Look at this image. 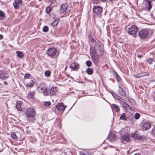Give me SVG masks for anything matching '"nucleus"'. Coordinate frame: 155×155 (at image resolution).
Listing matches in <instances>:
<instances>
[{"mask_svg": "<svg viewBox=\"0 0 155 155\" xmlns=\"http://www.w3.org/2000/svg\"><path fill=\"white\" fill-rule=\"evenodd\" d=\"M103 45L101 42L99 41H97L95 43L94 48H91L90 49L91 56H101L103 55Z\"/></svg>", "mask_w": 155, "mask_h": 155, "instance_id": "obj_1", "label": "nucleus"}, {"mask_svg": "<svg viewBox=\"0 0 155 155\" xmlns=\"http://www.w3.org/2000/svg\"><path fill=\"white\" fill-rule=\"evenodd\" d=\"M25 114L27 118L29 121L33 122L35 120V112L33 109L31 108H27Z\"/></svg>", "mask_w": 155, "mask_h": 155, "instance_id": "obj_2", "label": "nucleus"}, {"mask_svg": "<svg viewBox=\"0 0 155 155\" xmlns=\"http://www.w3.org/2000/svg\"><path fill=\"white\" fill-rule=\"evenodd\" d=\"M150 32L151 34L153 32L152 30L148 29L147 30L143 29L139 31V36L140 38L143 39L145 38L148 35V33Z\"/></svg>", "mask_w": 155, "mask_h": 155, "instance_id": "obj_3", "label": "nucleus"}, {"mask_svg": "<svg viewBox=\"0 0 155 155\" xmlns=\"http://www.w3.org/2000/svg\"><path fill=\"white\" fill-rule=\"evenodd\" d=\"M56 52L57 50L54 48H51L48 49L46 52L47 55L52 58L55 55Z\"/></svg>", "mask_w": 155, "mask_h": 155, "instance_id": "obj_4", "label": "nucleus"}, {"mask_svg": "<svg viewBox=\"0 0 155 155\" xmlns=\"http://www.w3.org/2000/svg\"><path fill=\"white\" fill-rule=\"evenodd\" d=\"M138 31V28L135 25H132L127 29V32L130 35H134Z\"/></svg>", "mask_w": 155, "mask_h": 155, "instance_id": "obj_5", "label": "nucleus"}, {"mask_svg": "<svg viewBox=\"0 0 155 155\" xmlns=\"http://www.w3.org/2000/svg\"><path fill=\"white\" fill-rule=\"evenodd\" d=\"M93 11L96 14H100L102 12L103 8L100 6H96L93 7Z\"/></svg>", "mask_w": 155, "mask_h": 155, "instance_id": "obj_6", "label": "nucleus"}, {"mask_svg": "<svg viewBox=\"0 0 155 155\" xmlns=\"http://www.w3.org/2000/svg\"><path fill=\"white\" fill-rule=\"evenodd\" d=\"M46 88L45 84L44 83H41L38 86L37 89L39 92H42L43 90L46 89Z\"/></svg>", "mask_w": 155, "mask_h": 155, "instance_id": "obj_7", "label": "nucleus"}, {"mask_svg": "<svg viewBox=\"0 0 155 155\" xmlns=\"http://www.w3.org/2000/svg\"><path fill=\"white\" fill-rule=\"evenodd\" d=\"M56 107L58 110L61 111H64L66 107L62 103L58 104Z\"/></svg>", "mask_w": 155, "mask_h": 155, "instance_id": "obj_8", "label": "nucleus"}, {"mask_svg": "<svg viewBox=\"0 0 155 155\" xmlns=\"http://www.w3.org/2000/svg\"><path fill=\"white\" fill-rule=\"evenodd\" d=\"M68 8V5L66 3L63 4L61 6L60 8V11L61 13L65 12Z\"/></svg>", "mask_w": 155, "mask_h": 155, "instance_id": "obj_9", "label": "nucleus"}, {"mask_svg": "<svg viewBox=\"0 0 155 155\" xmlns=\"http://www.w3.org/2000/svg\"><path fill=\"white\" fill-rule=\"evenodd\" d=\"M70 67L74 70H76L79 68V65L78 63L74 62L71 64Z\"/></svg>", "mask_w": 155, "mask_h": 155, "instance_id": "obj_10", "label": "nucleus"}, {"mask_svg": "<svg viewBox=\"0 0 155 155\" xmlns=\"http://www.w3.org/2000/svg\"><path fill=\"white\" fill-rule=\"evenodd\" d=\"M118 93L124 97H125L126 95V94L124 91V90L120 86H119V87Z\"/></svg>", "mask_w": 155, "mask_h": 155, "instance_id": "obj_11", "label": "nucleus"}, {"mask_svg": "<svg viewBox=\"0 0 155 155\" xmlns=\"http://www.w3.org/2000/svg\"><path fill=\"white\" fill-rule=\"evenodd\" d=\"M151 127L150 124L148 122L144 123L142 126V129L143 130H146L149 129Z\"/></svg>", "mask_w": 155, "mask_h": 155, "instance_id": "obj_12", "label": "nucleus"}, {"mask_svg": "<svg viewBox=\"0 0 155 155\" xmlns=\"http://www.w3.org/2000/svg\"><path fill=\"white\" fill-rule=\"evenodd\" d=\"M116 138V136L113 133L111 134L108 137V139L112 142L115 140Z\"/></svg>", "mask_w": 155, "mask_h": 155, "instance_id": "obj_13", "label": "nucleus"}, {"mask_svg": "<svg viewBox=\"0 0 155 155\" xmlns=\"http://www.w3.org/2000/svg\"><path fill=\"white\" fill-rule=\"evenodd\" d=\"M113 74L114 75V77L116 79L117 81L118 82L120 81L121 80V78L117 72L116 71H114L113 72Z\"/></svg>", "mask_w": 155, "mask_h": 155, "instance_id": "obj_14", "label": "nucleus"}, {"mask_svg": "<svg viewBox=\"0 0 155 155\" xmlns=\"http://www.w3.org/2000/svg\"><path fill=\"white\" fill-rule=\"evenodd\" d=\"M22 102L20 101H18L17 102L16 108L18 111H21V105Z\"/></svg>", "mask_w": 155, "mask_h": 155, "instance_id": "obj_15", "label": "nucleus"}, {"mask_svg": "<svg viewBox=\"0 0 155 155\" xmlns=\"http://www.w3.org/2000/svg\"><path fill=\"white\" fill-rule=\"evenodd\" d=\"M132 137L135 140L137 139L138 140H140L142 138V137L141 136L139 135L138 134L136 133H134L132 134Z\"/></svg>", "mask_w": 155, "mask_h": 155, "instance_id": "obj_16", "label": "nucleus"}, {"mask_svg": "<svg viewBox=\"0 0 155 155\" xmlns=\"http://www.w3.org/2000/svg\"><path fill=\"white\" fill-rule=\"evenodd\" d=\"M91 57L94 64H97L98 63L99 59L98 57L96 56V55L92 56Z\"/></svg>", "mask_w": 155, "mask_h": 155, "instance_id": "obj_17", "label": "nucleus"}, {"mask_svg": "<svg viewBox=\"0 0 155 155\" xmlns=\"http://www.w3.org/2000/svg\"><path fill=\"white\" fill-rule=\"evenodd\" d=\"M57 90L56 87H53L50 90V94L51 95H54L57 92Z\"/></svg>", "mask_w": 155, "mask_h": 155, "instance_id": "obj_18", "label": "nucleus"}, {"mask_svg": "<svg viewBox=\"0 0 155 155\" xmlns=\"http://www.w3.org/2000/svg\"><path fill=\"white\" fill-rule=\"evenodd\" d=\"M130 137L127 135H124L121 137V139L126 141H129L130 140Z\"/></svg>", "mask_w": 155, "mask_h": 155, "instance_id": "obj_19", "label": "nucleus"}, {"mask_svg": "<svg viewBox=\"0 0 155 155\" xmlns=\"http://www.w3.org/2000/svg\"><path fill=\"white\" fill-rule=\"evenodd\" d=\"M112 107L115 110L116 112H118L120 110V108L119 107L115 104H113L112 105Z\"/></svg>", "mask_w": 155, "mask_h": 155, "instance_id": "obj_20", "label": "nucleus"}, {"mask_svg": "<svg viewBox=\"0 0 155 155\" xmlns=\"http://www.w3.org/2000/svg\"><path fill=\"white\" fill-rule=\"evenodd\" d=\"M119 119L120 120H126L127 119V117L126 116L125 114L124 113H122L120 116Z\"/></svg>", "mask_w": 155, "mask_h": 155, "instance_id": "obj_21", "label": "nucleus"}, {"mask_svg": "<svg viewBox=\"0 0 155 155\" xmlns=\"http://www.w3.org/2000/svg\"><path fill=\"white\" fill-rule=\"evenodd\" d=\"M34 81L31 80L30 81L26 83V85L29 87H32L33 86Z\"/></svg>", "mask_w": 155, "mask_h": 155, "instance_id": "obj_22", "label": "nucleus"}, {"mask_svg": "<svg viewBox=\"0 0 155 155\" xmlns=\"http://www.w3.org/2000/svg\"><path fill=\"white\" fill-rule=\"evenodd\" d=\"M16 54L17 56L20 58H22L24 56V54L22 52L20 51H17Z\"/></svg>", "mask_w": 155, "mask_h": 155, "instance_id": "obj_23", "label": "nucleus"}, {"mask_svg": "<svg viewBox=\"0 0 155 155\" xmlns=\"http://www.w3.org/2000/svg\"><path fill=\"white\" fill-rule=\"evenodd\" d=\"M8 75L6 73H3L2 74V73L1 75V78L3 79H5L8 78Z\"/></svg>", "mask_w": 155, "mask_h": 155, "instance_id": "obj_24", "label": "nucleus"}, {"mask_svg": "<svg viewBox=\"0 0 155 155\" xmlns=\"http://www.w3.org/2000/svg\"><path fill=\"white\" fill-rule=\"evenodd\" d=\"M112 95L115 98L117 99L118 100L121 101V100L122 99L119 96H118L114 93H112Z\"/></svg>", "mask_w": 155, "mask_h": 155, "instance_id": "obj_25", "label": "nucleus"}, {"mask_svg": "<svg viewBox=\"0 0 155 155\" xmlns=\"http://www.w3.org/2000/svg\"><path fill=\"white\" fill-rule=\"evenodd\" d=\"M86 72L87 74H91L93 73V70L91 68H88L87 69Z\"/></svg>", "mask_w": 155, "mask_h": 155, "instance_id": "obj_26", "label": "nucleus"}, {"mask_svg": "<svg viewBox=\"0 0 155 155\" xmlns=\"http://www.w3.org/2000/svg\"><path fill=\"white\" fill-rule=\"evenodd\" d=\"M42 92L43 93L44 95L45 96H47L49 94V91L48 90L47 88H46V89L43 90V91Z\"/></svg>", "mask_w": 155, "mask_h": 155, "instance_id": "obj_27", "label": "nucleus"}, {"mask_svg": "<svg viewBox=\"0 0 155 155\" xmlns=\"http://www.w3.org/2000/svg\"><path fill=\"white\" fill-rule=\"evenodd\" d=\"M13 5L14 8L16 9H18L19 8V6L18 4V3L16 2H13Z\"/></svg>", "mask_w": 155, "mask_h": 155, "instance_id": "obj_28", "label": "nucleus"}, {"mask_svg": "<svg viewBox=\"0 0 155 155\" xmlns=\"http://www.w3.org/2000/svg\"><path fill=\"white\" fill-rule=\"evenodd\" d=\"M153 61L154 60L153 58H149L147 59V61L149 64H151Z\"/></svg>", "mask_w": 155, "mask_h": 155, "instance_id": "obj_29", "label": "nucleus"}, {"mask_svg": "<svg viewBox=\"0 0 155 155\" xmlns=\"http://www.w3.org/2000/svg\"><path fill=\"white\" fill-rule=\"evenodd\" d=\"M128 118L129 120H132L134 118V116L132 114L130 113L128 116Z\"/></svg>", "mask_w": 155, "mask_h": 155, "instance_id": "obj_30", "label": "nucleus"}, {"mask_svg": "<svg viewBox=\"0 0 155 155\" xmlns=\"http://www.w3.org/2000/svg\"><path fill=\"white\" fill-rule=\"evenodd\" d=\"M11 136L12 138H13L14 139L16 140L17 138V137L16 135L15 134L14 132L12 133L11 134Z\"/></svg>", "mask_w": 155, "mask_h": 155, "instance_id": "obj_31", "label": "nucleus"}, {"mask_svg": "<svg viewBox=\"0 0 155 155\" xmlns=\"http://www.w3.org/2000/svg\"><path fill=\"white\" fill-rule=\"evenodd\" d=\"M45 75L47 77H49L51 75V72L49 70L46 71L45 72Z\"/></svg>", "mask_w": 155, "mask_h": 155, "instance_id": "obj_32", "label": "nucleus"}, {"mask_svg": "<svg viewBox=\"0 0 155 155\" xmlns=\"http://www.w3.org/2000/svg\"><path fill=\"white\" fill-rule=\"evenodd\" d=\"M0 17L2 18H4L5 17L4 12L2 10H0Z\"/></svg>", "mask_w": 155, "mask_h": 155, "instance_id": "obj_33", "label": "nucleus"}, {"mask_svg": "<svg viewBox=\"0 0 155 155\" xmlns=\"http://www.w3.org/2000/svg\"><path fill=\"white\" fill-rule=\"evenodd\" d=\"M43 31L44 32H47L48 31V27L47 26H45L43 28Z\"/></svg>", "mask_w": 155, "mask_h": 155, "instance_id": "obj_34", "label": "nucleus"}, {"mask_svg": "<svg viewBox=\"0 0 155 155\" xmlns=\"http://www.w3.org/2000/svg\"><path fill=\"white\" fill-rule=\"evenodd\" d=\"M140 117V115L139 113H136L135 114L134 116V118L135 119H138Z\"/></svg>", "mask_w": 155, "mask_h": 155, "instance_id": "obj_35", "label": "nucleus"}, {"mask_svg": "<svg viewBox=\"0 0 155 155\" xmlns=\"http://www.w3.org/2000/svg\"><path fill=\"white\" fill-rule=\"evenodd\" d=\"M86 64L88 67H89L91 66L92 63L91 61L88 60L86 61Z\"/></svg>", "mask_w": 155, "mask_h": 155, "instance_id": "obj_36", "label": "nucleus"}, {"mask_svg": "<svg viewBox=\"0 0 155 155\" xmlns=\"http://www.w3.org/2000/svg\"><path fill=\"white\" fill-rule=\"evenodd\" d=\"M33 94L34 93L31 92H29L28 94V97L29 99L32 98L33 97Z\"/></svg>", "mask_w": 155, "mask_h": 155, "instance_id": "obj_37", "label": "nucleus"}, {"mask_svg": "<svg viewBox=\"0 0 155 155\" xmlns=\"http://www.w3.org/2000/svg\"><path fill=\"white\" fill-rule=\"evenodd\" d=\"M44 104L45 106L48 107L51 105V103L50 102L46 101L45 102Z\"/></svg>", "mask_w": 155, "mask_h": 155, "instance_id": "obj_38", "label": "nucleus"}, {"mask_svg": "<svg viewBox=\"0 0 155 155\" xmlns=\"http://www.w3.org/2000/svg\"><path fill=\"white\" fill-rule=\"evenodd\" d=\"M51 10V8L49 6H48L46 8V11L47 13H49L50 12Z\"/></svg>", "mask_w": 155, "mask_h": 155, "instance_id": "obj_39", "label": "nucleus"}, {"mask_svg": "<svg viewBox=\"0 0 155 155\" xmlns=\"http://www.w3.org/2000/svg\"><path fill=\"white\" fill-rule=\"evenodd\" d=\"M58 22L56 21H54V22H53L51 25L53 26H56L57 25Z\"/></svg>", "mask_w": 155, "mask_h": 155, "instance_id": "obj_40", "label": "nucleus"}, {"mask_svg": "<svg viewBox=\"0 0 155 155\" xmlns=\"http://www.w3.org/2000/svg\"><path fill=\"white\" fill-rule=\"evenodd\" d=\"M151 133L154 136H155V127L153 128L151 131Z\"/></svg>", "mask_w": 155, "mask_h": 155, "instance_id": "obj_41", "label": "nucleus"}, {"mask_svg": "<svg viewBox=\"0 0 155 155\" xmlns=\"http://www.w3.org/2000/svg\"><path fill=\"white\" fill-rule=\"evenodd\" d=\"M30 76V75L29 74L27 73V74H25L24 77H25V78H28Z\"/></svg>", "mask_w": 155, "mask_h": 155, "instance_id": "obj_42", "label": "nucleus"}, {"mask_svg": "<svg viewBox=\"0 0 155 155\" xmlns=\"http://www.w3.org/2000/svg\"><path fill=\"white\" fill-rule=\"evenodd\" d=\"M144 76V75H134V76L136 78H139L141 77H142V76Z\"/></svg>", "mask_w": 155, "mask_h": 155, "instance_id": "obj_43", "label": "nucleus"}, {"mask_svg": "<svg viewBox=\"0 0 155 155\" xmlns=\"http://www.w3.org/2000/svg\"><path fill=\"white\" fill-rule=\"evenodd\" d=\"M129 101L130 103H132L133 104H135V101H134V100H132V99H131L129 100Z\"/></svg>", "mask_w": 155, "mask_h": 155, "instance_id": "obj_44", "label": "nucleus"}, {"mask_svg": "<svg viewBox=\"0 0 155 155\" xmlns=\"http://www.w3.org/2000/svg\"><path fill=\"white\" fill-rule=\"evenodd\" d=\"M147 2L148 3V4L149 5V9H150L151 8L150 3L148 0H147Z\"/></svg>", "mask_w": 155, "mask_h": 155, "instance_id": "obj_45", "label": "nucleus"}, {"mask_svg": "<svg viewBox=\"0 0 155 155\" xmlns=\"http://www.w3.org/2000/svg\"><path fill=\"white\" fill-rule=\"evenodd\" d=\"M22 0H18V3L19 4H21L22 3Z\"/></svg>", "mask_w": 155, "mask_h": 155, "instance_id": "obj_46", "label": "nucleus"}, {"mask_svg": "<svg viewBox=\"0 0 155 155\" xmlns=\"http://www.w3.org/2000/svg\"><path fill=\"white\" fill-rule=\"evenodd\" d=\"M91 41L93 42V43H94V42H96V40L95 39H94V38H92L91 39Z\"/></svg>", "mask_w": 155, "mask_h": 155, "instance_id": "obj_47", "label": "nucleus"}, {"mask_svg": "<svg viewBox=\"0 0 155 155\" xmlns=\"http://www.w3.org/2000/svg\"><path fill=\"white\" fill-rule=\"evenodd\" d=\"M3 37L2 35H0V39H2Z\"/></svg>", "mask_w": 155, "mask_h": 155, "instance_id": "obj_48", "label": "nucleus"}, {"mask_svg": "<svg viewBox=\"0 0 155 155\" xmlns=\"http://www.w3.org/2000/svg\"><path fill=\"white\" fill-rule=\"evenodd\" d=\"M118 0H109V1L110 2H113L114 1H117Z\"/></svg>", "mask_w": 155, "mask_h": 155, "instance_id": "obj_49", "label": "nucleus"}, {"mask_svg": "<svg viewBox=\"0 0 155 155\" xmlns=\"http://www.w3.org/2000/svg\"><path fill=\"white\" fill-rule=\"evenodd\" d=\"M52 3L54 2H56V0H50Z\"/></svg>", "mask_w": 155, "mask_h": 155, "instance_id": "obj_50", "label": "nucleus"}, {"mask_svg": "<svg viewBox=\"0 0 155 155\" xmlns=\"http://www.w3.org/2000/svg\"><path fill=\"white\" fill-rule=\"evenodd\" d=\"M80 154L81 155H85V153L83 152H81Z\"/></svg>", "mask_w": 155, "mask_h": 155, "instance_id": "obj_51", "label": "nucleus"}, {"mask_svg": "<svg viewBox=\"0 0 155 155\" xmlns=\"http://www.w3.org/2000/svg\"><path fill=\"white\" fill-rule=\"evenodd\" d=\"M4 84L5 85H7L8 84V83L6 81H4Z\"/></svg>", "mask_w": 155, "mask_h": 155, "instance_id": "obj_52", "label": "nucleus"}, {"mask_svg": "<svg viewBox=\"0 0 155 155\" xmlns=\"http://www.w3.org/2000/svg\"><path fill=\"white\" fill-rule=\"evenodd\" d=\"M141 56H142V55L140 54H139L138 55V57L139 58H141Z\"/></svg>", "mask_w": 155, "mask_h": 155, "instance_id": "obj_53", "label": "nucleus"}, {"mask_svg": "<svg viewBox=\"0 0 155 155\" xmlns=\"http://www.w3.org/2000/svg\"><path fill=\"white\" fill-rule=\"evenodd\" d=\"M101 1L103 2H105L106 1V0H101Z\"/></svg>", "mask_w": 155, "mask_h": 155, "instance_id": "obj_54", "label": "nucleus"}, {"mask_svg": "<svg viewBox=\"0 0 155 155\" xmlns=\"http://www.w3.org/2000/svg\"><path fill=\"white\" fill-rule=\"evenodd\" d=\"M134 155H140L139 153H136V154H135Z\"/></svg>", "mask_w": 155, "mask_h": 155, "instance_id": "obj_55", "label": "nucleus"}, {"mask_svg": "<svg viewBox=\"0 0 155 155\" xmlns=\"http://www.w3.org/2000/svg\"><path fill=\"white\" fill-rule=\"evenodd\" d=\"M130 151L129 150H128V151H127V153H130Z\"/></svg>", "mask_w": 155, "mask_h": 155, "instance_id": "obj_56", "label": "nucleus"}, {"mask_svg": "<svg viewBox=\"0 0 155 155\" xmlns=\"http://www.w3.org/2000/svg\"><path fill=\"white\" fill-rule=\"evenodd\" d=\"M26 132H27V133H29V132H29V131H26Z\"/></svg>", "mask_w": 155, "mask_h": 155, "instance_id": "obj_57", "label": "nucleus"}, {"mask_svg": "<svg viewBox=\"0 0 155 155\" xmlns=\"http://www.w3.org/2000/svg\"><path fill=\"white\" fill-rule=\"evenodd\" d=\"M127 106L129 107L130 108V107L129 105H128L127 104Z\"/></svg>", "mask_w": 155, "mask_h": 155, "instance_id": "obj_58", "label": "nucleus"}, {"mask_svg": "<svg viewBox=\"0 0 155 155\" xmlns=\"http://www.w3.org/2000/svg\"><path fill=\"white\" fill-rule=\"evenodd\" d=\"M153 81H155V79L153 80Z\"/></svg>", "mask_w": 155, "mask_h": 155, "instance_id": "obj_59", "label": "nucleus"}]
</instances>
